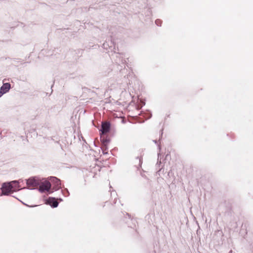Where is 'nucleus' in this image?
<instances>
[{
	"label": "nucleus",
	"instance_id": "f257e3e1",
	"mask_svg": "<svg viewBox=\"0 0 253 253\" xmlns=\"http://www.w3.org/2000/svg\"><path fill=\"white\" fill-rule=\"evenodd\" d=\"M19 189V183L16 181H12L10 182L2 184L1 190L4 195H8L16 191Z\"/></svg>",
	"mask_w": 253,
	"mask_h": 253
},
{
	"label": "nucleus",
	"instance_id": "f03ea898",
	"mask_svg": "<svg viewBox=\"0 0 253 253\" xmlns=\"http://www.w3.org/2000/svg\"><path fill=\"white\" fill-rule=\"evenodd\" d=\"M40 184V180L36 177L30 178L27 181V185L29 188L33 189Z\"/></svg>",
	"mask_w": 253,
	"mask_h": 253
},
{
	"label": "nucleus",
	"instance_id": "7ed1b4c3",
	"mask_svg": "<svg viewBox=\"0 0 253 253\" xmlns=\"http://www.w3.org/2000/svg\"><path fill=\"white\" fill-rule=\"evenodd\" d=\"M39 190L42 192H48L51 187V184L48 181L40 183Z\"/></svg>",
	"mask_w": 253,
	"mask_h": 253
},
{
	"label": "nucleus",
	"instance_id": "20e7f679",
	"mask_svg": "<svg viewBox=\"0 0 253 253\" xmlns=\"http://www.w3.org/2000/svg\"><path fill=\"white\" fill-rule=\"evenodd\" d=\"M110 128V124L108 122H104L102 124L101 131L102 133H106L109 132Z\"/></svg>",
	"mask_w": 253,
	"mask_h": 253
},
{
	"label": "nucleus",
	"instance_id": "39448f33",
	"mask_svg": "<svg viewBox=\"0 0 253 253\" xmlns=\"http://www.w3.org/2000/svg\"><path fill=\"white\" fill-rule=\"evenodd\" d=\"M10 88V84L9 83L4 84L0 88V92L3 94L8 92Z\"/></svg>",
	"mask_w": 253,
	"mask_h": 253
},
{
	"label": "nucleus",
	"instance_id": "423d86ee",
	"mask_svg": "<svg viewBox=\"0 0 253 253\" xmlns=\"http://www.w3.org/2000/svg\"><path fill=\"white\" fill-rule=\"evenodd\" d=\"M47 202L53 208H56L58 205V202L54 198H49Z\"/></svg>",
	"mask_w": 253,
	"mask_h": 253
},
{
	"label": "nucleus",
	"instance_id": "0eeeda50",
	"mask_svg": "<svg viewBox=\"0 0 253 253\" xmlns=\"http://www.w3.org/2000/svg\"><path fill=\"white\" fill-rule=\"evenodd\" d=\"M53 180L55 181L57 186H58L59 185H60V181L59 179L56 178H54Z\"/></svg>",
	"mask_w": 253,
	"mask_h": 253
},
{
	"label": "nucleus",
	"instance_id": "6e6552de",
	"mask_svg": "<svg viewBox=\"0 0 253 253\" xmlns=\"http://www.w3.org/2000/svg\"><path fill=\"white\" fill-rule=\"evenodd\" d=\"M2 95V93L0 92V97H1Z\"/></svg>",
	"mask_w": 253,
	"mask_h": 253
},
{
	"label": "nucleus",
	"instance_id": "1a4fd4ad",
	"mask_svg": "<svg viewBox=\"0 0 253 253\" xmlns=\"http://www.w3.org/2000/svg\"><path fill=\"white\" fill-rule=\"evenodd\" d=\"M158 22H159V20H156V23L157 24H158Z\"/></svg>",
	"mask_w": 253,
	"mask_h": 253
}]
</instances>
